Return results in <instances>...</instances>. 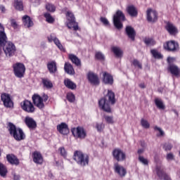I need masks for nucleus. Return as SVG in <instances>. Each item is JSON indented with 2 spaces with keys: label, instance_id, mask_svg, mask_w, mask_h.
Instances as JSON below:
<instances>
[{
  "label": "nucleus",
  "instance_id": "nucleus-31",
  "mask_svg": "<svg viewBox=\"0 0 180 180\" xmlns=\"http://www.w3.org/2000/svg\"><path fill=\"white\" fill-rule=\"evenodd\" d=\"M64 70L69 75H74V74H75V70H74V67H72L71 63H65Z\"/></svg>",
  "mask_w": 180,
  "mask_h": 180
},
{
  "label": "nucleus",
  "instance_id": "nucleus-51",
  "mask_svg": "<svg viewBox=\"0 0 180 180\" xmlns=\"http://www.w3.org/2000/svg\"><path fill=\"white\" fill-rule=\"evenodd\" d=\"M57 37H56V34H51L49 36L47 37V39L49 43H53L56 40Z\"/></svg>",
  "mask_w": 180,
  "mask_h": 180
},
{
  "label": "nucleus",
  "instance_id": "nucleus-19",
  "mask_svg": "<svg viewBox=\"0 0 180 180\" xmlns=\"http://www.w3.org/2000/svg\"><path fill=\"white\" fill-rule=\"evenodd\" d=\"M114 171L121 177L125 176L127 174V170L122 166H120L119 163L114 165Z\"/></svg>",
  "mask_w": 180,
  "mask_h": 180
},
{
  "label": "nucleus",
  "instance_id": "nucleus-52",
  "mask_svg": "<svg viewBox=\"0 0 180 180\" xmlns=\"http://www.w3.org/2000/svg\"><path fill=\"white\" fill-rule=\"evenodd\" d=\"M10 22L13 29H18V22H16V20L11 18Z\"/></svg>",
  "mask_w": 180,
  "mask_h": 180
},
{
  "label": "nucleus",
  "instance_id": "nucleus-64",
  "mask_svg": "<svg viewBox=\"0 0 180 180\" xmlns=\"http://www.w3.org/2000/svg\"><path fill=\"white\" fill-rule=\"evenodd\" d=\"M137 153H138L139 155H141V153H143V149H139Z\"/></svg>",
  "mask_w": 180,
  "mask_h": 180
},
{
  "label": "nucleus",
  "instance_id": "nucleus-45",
  "mask_svg": "<svg viewBox=\"0 0 180 180\" xmlns=\"http://www.w3.org/2000/svg\"><path fill=\"white\" fill-rule=\"evenodd\" d=\"M141 125L145 128V129H149L150 128V124L148 122L144 119L141 120Z\"/></svg>",
  "mask_w": 180,
  "mask_h": 180
},
{
  "label": "nucleus",
  "instance_id": "nucleus-34",
  "mask_svg": "<svg viewBox=\"0 0 180 180\" xmlns=\"http://www.w3.org/2000/svg\"><path fill=\"white\" fill-rule=\"evenodd\" d=\"M14 7L18 11H23V1L14 0Z\"/></svg>",
  "mask_w": 180,
  "mask_h": 180
},
{
  "label": "nucleus",
  "instance_id": "nucleus-47",
  "mask_svg": "<svg viewBox=\"0 0 180 180\" xmlns=\"http://www.w3.org/2000/svg\"><path fill=\"white\" fill-rule=\"evenodd\" d=\"M131 63L135 68H138L141 70L142 69V65L138 60L134 59Z\"/></svg>",
  "mask_w": 180,
  "mask_h": 180
},
{
  "label": "nucleus",
  "instance_id": "nucleus-3",
  "mask_svg": "<svg viewBox=\"0 0 180 180\" xmlns=\"http://www.w3.org/2000/svg\"><path fill=\"white\" fill-rule=\"evenodd\" d=\"M73 160H75L77 164L80 165V167H86L89 162V157L79 150L75 151Z\"/></svg>",
  "mask_w": 180,
  "mask_h": 180
},
{
  "label": "nucleus",
  "instance_id": "nucleus-18",
  "mask_svg": "<svg viewBox=\"0 0 180 180\" xmlns=\"http://www.w3.org/2000/svg\"><path fill=\"white\" fill-rule=\"evenodd\" d=\"M167 71L174 77H178L180 75V69L174 64H169L167 67Z\"/></svg>",
  "mask_w": 180,
  "mask_h": 180
},
{
  "label": "nucleus",
  "instance_id": "nucleus-27",
  "mask_svg": "<svg viewBox=\"0 0 180 180\" xmlns=\"http://www.w3.org/2000/svg\"><path fill=\"white\" fill-rule=\"evenodd\" d=\"M111 51L114 53L115 57L118 58H122V57H123V51L120 47L112 46L111 47Z\"/></svg>",
  "mask_w": 180,
  "mask_h": 180
},
{
  "label": "nucleus",
  "instance_id": "nucleus-25",
  "mask_svg": "<svg viewBox=\"0 0 180 180\" xmlns=\"http://www.w3.org/2000/svg\"><path fill=\"white\" fill-rule=\"evenodd\" d=\"M91 84L94 86H98L101 84L99 76L94 72H91Z\"/></svg>",
  "mask_w": 180,
  "mask_h": 180
},
{
  "label": "nucleus",
  "instance_id": "nucleus-11",
  "mask_svg": "<svg viewBox=\"0 0 180 180\" xmlns=\"http://www.w3.org/2000/svg\"><path fill=\"white\" fill-rule=\"evenodd\" d=\"M21 109L27 113H33L34 112V105L28 100H25L20 103Z\"/></svg>",
  "mask_w": 180,
  "mask_h": 180
},
{
  "label": "nucleus",
  "instance_id": "nucleus-15",
  "mask_svg": "<svg viewBox=\"0 0 180 180\" xmlns=\"http://www.w3.org/2000/svg\"><path fill=\"white\" fill-rule=\"evenodd\" d=\"M72 133L75 137H78V139H85L86 133L84 128L78 127L77 128L72 129Z\"/></svg>",
  "mask_w": 180,
  "mask_h": 180
},
{
  "label": "nucleus",
  "instance_id": "nucleus-35",
  "mask_svg": "<svg viewBox=\"0 0 180 180\" xmlns=\"http://www.w3.org/2000/svg\"><path fill=\"white\" fill-rule=\"evenodd\" d=\"M42 84L45 88L47 89H51L53 87V83L50 79L44 78L42 79Z\"/></svg>",
  "mask_w": 180,
  "mask_h": 180
},
{
  "label": "nucleus",
  "instance_id": "nucleus-55",
  "mask_svg": "<svg viewBox=\"0 0 180 180\" xmlns=\"http://www.w3.org/2000/svg\"><path fill=\"white\" fill-rule=\"evenodd\" d=\"M100 21L105 26L109 25V21L108 20V19H106V18L101 17L100 18Z\"/></svg>",
  "mask_w": 180,
  "mask_h": 180
},
{
  "label": "nucleus",
  "instance_id": "nucleus-56",
  "mask_svg": "<svg viewBox=\"0 0 180 180\" xmlns=\"http://www.w3.org/2000/svg\"><path fill=\"white\" fill-rule=\"evenodd\" d=\"M40 1L41 0H30V2L34 6H39L40 5Z\"/></svg>",
  "mask_w": 180,
  "mask_h": 180
},
{
  "label": "nucleus",
  "instance_id": "nucleus-8",
  "mask_svg": "<svg viewBox=\"0 0 180 180\" xmlns=\"http://www.w3.org/2000/svg\"><path fill=\"white\" fill-rule=\"evenodd\" d=\"M114 160L117 162H123L126 160V153L120 148H115L112 152Z\"/></svg>",
  "mask_w": 180,
  "mask_h": 180
},
{
  "label": "nucleus",
  "instance_id": "nucleus-42",
  "mask_svg": "<svg viewBox=\"0 0 180 180\" xmlns=\"http://www.w3.org/2000/svg\"><path fill=\"white\" fill-rule=\"evenodd\" d=\"M46 9L49 12H56V6H54V4L48 3L46 5Z\"/></svg>",
  "mask_w": 180,
  "mask_h": 180
},
{
  "label": "nucleus",
  "instance_id": "nucleus-32",
  "mask_svg": "<svg viewBox=\"0 0 180 180\" xmlns=\"http://www.w3.org/2000/svg\"><path fill=\"white\" fill-rule=\"evenodd\" d=\"M47 68L51 74H56L57 72V64L56 61L49 62L47 65Z\"/></svg>",
  "mask_w": 180,
  "mask_h": 180
},
{
  "label": "nucleus",
  "instance_id": "nucleus-9",
  "mask_svg": "<svg viewBox=\"0 0 180 180\" xmlns=\"http://www.w3.org/2000/svg\"><path fill=\"white\" fill-rule=\"evenodd\" d=\"M3 49L6 57H12V56L15 55V51H16V47L12 42H8Z\"/></svg>",
  "mask_w": 180,
  "mask_h": 180
},
{
  "label": "nucleus",
  "instance_id": "nucleus-5",
  "mask_svg": "<svg viewBox=\"0 0 180 180\" xmlns=\"http://www.w3.org/2000/svg\"><path fill=\"white\" fill-rule=\"evenodd\" d=\"M13 70L14 75L17 78H23L26 71V68L23 63H16L13 65Z\"/></svg>",
  "mask_w": 180,
  "mask_h": 180
},
{
  "label": "nucleus",
  "instance_id": "nucleus-17",
  "mask_svg": "<svg viewBox=\"0 0 180 180\" xmlns=\"http://www.w3.org/2000/svg\"><path fill=\"white\" fill-rule=\"evenodd\" d=\"M32 101L34 105H35L39 109H43L44 108V103H43V98H41V96L34 94L32 96Z\"/></svg>",
  "mask_w": 180,
  "mask_h": 180
},
{
  "label": "nucleus",
  "instance_id": "nucleus-13",
  "mask_svg": "<svg viewBox=\"0 0 180 180\" xmlns=\"http://www.w3.org/2000/svg\"><path fill=\"white\" fill-rule=\"evenodd\" d=\"M158 15L155 11L148 8L146 11V20L148 22L155 23L158 21Z\"/></svg>",
  "mask_w": 180,
  "mask_h": 180
},
{
  "label": "nucleus",
  "instance_id": "nucleus-62",
  "mask_svg": "<svg viewBox=\"0 0 180 180\" xmlns=\"http://www.w3.org/2000/svg\"><path fill=\"white\" fill-rule=\"evenodd\" d=\"M87 78H88L89 82H91V72H88Z\"/></svg>",
  "mask_w": 180,
  "mask_h": 180
},
{
  "label": "nucleus",
  "instance_id": "nucleus-60",
  "mask_svg": "<svg viewBox=\"0 0 180 180\" xmlns=\"http://www.w3.org/2000/svg\"><path fill=\"white\" fill-rule=\"evenodd\" d=\"M173 59L170 57H169L167 59V63H168V65H174L173 63H172Z\"/></svg>",
  "mask_w": 180,
  "mask_h": 180
},
{
  "label": "nucleus",
  "instance_id": "nucleus-2",
  "mask_svg": "<svg viewBox=\"0 0 180 180\" xmlns=\"http://www.w3.org/2000/svg\"><path fill=\"white\" fill-rule=\"evenodd\" d=\"M8 130L11 136H12L16 141H22V140H25V138L26 137L23 130L19 127H16L12 122H8Z\"/></svg>",
  "mask_w": 180,
  "mask_h": 180
},
{
  "label": "nucleus",
  "instance_id": "nucleus-26",
  "mask_svg": "<svg viewBox=\"0 0 180 180\" xmlns=\"http://www.w3.org/2000/svg\"><path fill=\"white\" fill-rule=\"evenodd\" d=\"M33 161L35 164H43V156L39 151H35L32 154Z\"/></svg>",
  "mask_w": 180,
  "mask_h": 180
},
{
  "label": "nucleus",
  "instance_id": "nucleus-20",
  "mask_svg": "<svg viewBox=\"0 0 180 180\" xmlns=\"http://www.w3.org/2000/svg\"><path fill=\"white\" fill-rule=\"evenodd\" d=\"M125 34L131 41H134L135 40L136 32L132 27L127 26L125 28Z\"/></svg>",
  "mask_w": 180,
  "mask_h": 180
},
{
  "label": "nucleus",
  "instance_id": "nucleus-49",
  "mask_svg": "<svg viewBox=\"0 0 180 180\" xmlns=\"http://www.w3.org/2000/svg\"><path fill=\"white\" fill-rule=\"evenodd\" d=\"M58 151L60 152V155L65 158L67 157V150H65V148L64 147H60L58 149Z\"/></svg>",
  "mask_w": 180,
  "mask_h": 180
},
{
  "label": "nucleus",
  "instance_id": "nucleus-7",
  "mask_svg": "<svg viewBox=\"0 0 180 180\" xmlns=\"http://www.w3.org/2000/svg\"><path fill=\"white\" fill-rule=\"evenodd\" d=\"M1 101L3 103L4 108L8 109L13 108V101H12L11 94L8 93H2L1 94Z\"/></svg>",
  "mask_w": 180,
  "mask_h": 180
},
{
  "label": "nucleus",
  "instance_id": "nucleus-40",
  "mask_svg": "<svg viewBox=\"0 0 180 180\" xmlns=\"http://www.w3.org/2000/svg\"><path fill=\"white\" fill-rule=\"evenodd\" d=\"M8 173V170L6 169V167L4 165V164L0 163V175L1 176H6Z\"/></svg>",
  "mask_w": 180,
  "mask_h": 180
},
{
  "label": "nucleus",
  "instance_id": "nucleus-50",
  "mask_svg": "<svg viewBox=\"0 0 180 180\" xmlns=\"http://www.w3.org/2000/svg\"><path fill=\"white\" fill-rule=\"evenodd\" d=\"M139 160L144 165H148V160L144 158L143 156L139 155Z\"/></svg>",
  "mask_w": 180,
  "mask_h": 180
},
{
  "label": "nucleus",
  "instance_id": "nucleus-41",
  "mask_svg": "<svg viewBox=\"0 0 180 180\" xmlns=\"http://www.w3.org/2000/svg\"><path fill=\"white\" fill-rule=\"evenodd\" d=\"M143 41L147 46H153L156 44V41L152 38H146Z\"/></svg>",
  "mask_w": 180,
  "mask_h": 180
},
{
  "label": "nucleus",
  "instance_id": "nucleus-36",
  "mask_svg": "<svg viewBox=\"0 0 180 180\" xmlns=\"http://www.w3.org/2000/svg\"><path fill=\"white\" fill-rule=\"evenodd\" d=\"M150 53L152 54V56H153L154 58L155 59H162L163 58V56L159 53L156 49H152L150 51Z\"/></svg>",
  "mask_w": 180,
  "mask_h": 180
},
{
  "label": "nucleus",
  "instance_id": "nucleus-28",
  "mask_svg": "<svg viewBox=\"0 0 180 180\" xmlns=\"http://www.w3.org/2000/svg\"><path fill=\"white\" fill-rule=\"evenodd\" d=\"M7 161L12 165H19V159L14 155H7Z\"/></svg>",
  "mask_w": 180,
  "mask_h": 180
},
{
  "label": "nucleus",
  "instance_id": "nucleus-21",
  "mask_svg": "<svg viewBox=\"0 0 180 180\" xmlns=\"http://www.w3.org/2000/svg\"><path fill=\"white\" fill-rule=\"evenodd\" d=\"M126 11L131 18H136L138 16V11L136 8L133 6V4L127 6L126 8Z\"/></svg>",
  "mask_w": 180,
  "mask_h": 180
},
{
  "label": "nucleus",
  "instance_id": "nucleus-24",
  "mask_svg": "<svg viewBox=\"0 0 180 180\" xmlns=\"http://www.w3.org/2000/svg\"><path fill=\"white\" fill-rule=\"evenodd\" d=\"M22 24L25 26V27H27V29L32 27L34 25L32 18L28 15H24L22 17Z\"/></svg>",
  "mask_w": 180,
  "mask_h": 180
},
{
  "label": "nucleus",
  "instance_id": "nucleus-48",
  "mask_svg": "<svg viewBox=\"0 0 180 180\" xmlns=\"http://www.w3.org/2000/svg\"><path fill=\"white\" fill-rule=\"evenodd\" d=\"M104 119L106 121L108 124H113L115 123V121H113V116H108L105 115Z\"/></svg>",
  "mask_w": 180,
  "mask_h": 180
},
{
  "label": "nucleus",
  "instance_id": "nucleus-33",
  "mask_svg": "<svg viewBox=\"0 0 180 180\" xmlns=\"http://www.w3.org/2000/svg\"><path fill=\"white\" fill-rule=\"evenodd\" d=\"M64 84L65 87L68 88L69 89H75V88H77V84H75V83H74V82L71 81L70 79H65Z\"/></svg>",
  "mask_w": 180,
  "mask_h": 180
},
{
  "label": "nucleus",
  "instance_id": "nucleus-43",
  "mask_svg": "<svg viewBox=\"0 0 180 180\" xmlns=\"http://www.w3.org/2000/svg\"><path fill=\"white\" fill-rule=\"evenodd\" d=\"M53 43L58 47V49H59V50H60L61 51L64 50V46H63V44H61L60 39H58L57 37L56 39H55V40H53Z\"/></svg>",
  "mask_w": 180,
  "mask_h": 180
},
{
  "label": "nucleus",
  "instance_id": "nucleus-30",
  "mask_svg": "<svg viewBox=\"0 0 180 180\" xmlns=\"http://www.w3.org/2000/svg\"><path fill=\"white\" fill-rule=\"evenodd\" d=\"M69 59L73 64L75 65L76 67H81V59L78 58L77 56L74 54H69Z\"/></svg>",
  "mask_w": 180,
  "mask_h": 180
},
{
  "label": "nucleus",
  "instance_id": "nucleus-37",
  "mask_svg": "<svg viewBox=\"0 0 180 180\" xmlns=\"http://www.w3.org/2000/svg\"><path fill=\"white\" fill-rule=\"evenodd\" d=\"M155 104L157 106V108L160 110L165 109V106L163 104L162 101L161 100H159L158 98L155 99Z\"/></svg>",
  "mask_w": 180,
  "mask_h": 180
},
{
  "label": "nucleus",
  "instance_id": "nucleus-10",
  "mask_svg": "<svg viewBox=\"0 0 180 180\" xmlns=\"http://www.w3.org/2000/svg\"><path fill=\"white\" fill-rule=\"evenodd\" d=\"M165 50L169 52H176L179 49V44L174 41H169L163 44Z\"/></svg>",
  "mask_w": 180,
  "mask_h": 180
},
{
  "label": "nucleus",
  "instance_id": "nucleus-53",
  "mask_svg": "<svg viewBox=\"0 0 180 180\" xmlns=\"http://www.w3.org/2000/svg\"><path fill=\"white\" fill-rule=\"evenodd\" d=\"M154 130L155 131H158L160 132V134H158L157 136L159 137V136H163L165 135V133L164 131L159 127H158L157 126H155L154 127Z\"/></svg>",
  "mask_w": 180,
  "mask_h": 180
},
{
  "label": "nucleus",
  "instance_id": "nucleus-46",
  "mask_svg": "<svg viewBox=\"0 0 180 180\" xmlns=\"http://www.w3.org/2000/svg\"><path fill=\"white\" fill-rule=\"evenodd\" d=\"M96 129L98 132H102V131H103V129H105V124H103V123H101V124L97 123L96 124Z\"/></svg>",
  "mask_w": 180,
  "mask_h": 180
},
{
  "label": "nucleus",
  "instance_id": "nucleus-16",
  "mask_svg": "<svg viewBox=\"0 0 180 180\" xmlns=\"http://www.w3.org/2000/svg\"><path fill=\"white\" fill-rule=\"evenodd\" d=\"M102 82L104 84L112 86L115 82V79H113V76L110 75V73L108 72H103Z\"/></svg>",
  "mask_w": 180,
  "mask_h": 180
},
{
  "label": "nucleus",
  "instance_id": "nucleus-44",
  "mask_svg": "<svg viewBox=\"0 0 180 180\" xmlns=\"http://www.w3.org/2000/svg\"><path fill=\"white\" fill-rule=\"evenodd\" d=\"M67 99L68 101L72 103V102H75V95H74L72 93H68Z\"/></svg>",
  "mask_w": 180,
  "mask_h": 180
},
{
  "label": "nucleus",
  "instance_id": "nucleus-12",
  "mask_svg": "<svg viewBox=\"0 0 180 180\" xmlns=\"http://www.w3.org/2000/svg\"><path fill=\"white\" fill-rule=\"evenodd\" d=\"M8 41V37H6V34L5 33V28L2 24H0V56L2 54V47L6 44Z\"/></svg>",
  "mask_w": 180,
  "mask_h": 180
},
{
  "label": "nucleus",
  "instance_id": "nucleus-61",
  "mask_svg": "<svg viewBox=\"0 0 180 180\" xmlns=\"http://www.w3.org/2000/svg\"><path fill=\"white\" fill-rule=\"evenodd\" d=\"M14 180H20V176L18 174H14Z\"/></svg>",
  "mask_w": 180,
  "mask_h": 180
},
{
  "label": "nucleus",
  "instance_id": "nucleus-29",
  "mask_svg": "<svg viewBox=\"0 0 180 180\" xmlns=\"http://www.w3.org/2000/svg\"><path fill=\"white\" fill-rule=\"evenodd\" d=\"M165 29L171 35H175L178 33L176 27H175L172 24L169 22L167 23Z\"/></svg>",
  "mask_w": 180,
  "mask_h": 180
},
{
  "label": "nucleus",
  "instance_id": "nucleus-58",
  "mask_svg": "<svg viewBox=\"0 0 180 180\" xmlns=\"http://www.w3.org/2000/svg\"><path fill=\"white\" fill-rule=\"evenodd\" d=\"M41 98H42L43 103L47 102V101H49V96L46 94H44Z\"/></svg>",
  "mask_w": 180,
  "mask_h": 180
},
{
  "label": "nucleus",
  "instance_id": "nucleus-54",
  "mask_svg": "<svg viewBox=\"0 0 180 180\" xmlns=\"http://www.w3.org/2000/svg\"><path fill=\"white\" fill-rule=\"evenodd\" d=\"M163 148L165 151H169L172 150V146L170 143H165L163 145Z\"/></svg>",
  "mask_w": 180,
  "mask_h": 180
},
{
  "label": "nucleus",
  "instance_id": "nucleus-63",
  "mask_svg": "<svg viewBox=\"0 0 180 180\" xmlns=\"http://www.w3.org/2000/svg\"><path fill=\"white\" fill-rule=\"evenodd\" d=\"M139 87H140L141 89H145V88H146V86H145V84H144L143 83H141V84H139Z\"/></svg>",
  "mask_w": 180,
  "mask_h": 180
},
{
  "label": "nucleus",
  "instance_id": "nucleus-4",
  "mask_svg": "<svg viewBox=\"0 0 180 180\" xmlns=\"http://www.w3.org/2000/svg\"><path fill=\"white\" fill-rule=\"evenodd\" d=\"M124 21H126L124 13L120 10L117 11L113 16V24L115 27L118 30L123 29V23H122V22Z\"/></svg>",
  "mask_w": 180,
  "mask_h": 180
},
{
  "label": "nucleus",
  "instance_id": "nucleus-23",
  "mask_svg": "<svg viewBox=\"0 0 180 180\" xmlns=\"http://www.w3.org/2000/svg\"><path fill=\"white\" fill-rule=\"evenodd\" d=\"M57 130L60 133V134L65 135L68 133H69V129H68V125L65 124V122H62L60 124L57 126Z\"/></svg>",
  "mask_w": 180,
  "mask_h": 180
},
{
  "label": "nucleus",
  "instance_id": "nucleus-57",
  "mask_svg": "<svg viewBox=\"0 0 180 180\" xmlns=\"http://www.w3.org/2000/svg\"><path fill=\"white\" fill-rule=\"evenodd\" d=\"M166 159L169 161V160H174V155L170 153H168L166 156Z\"/></svg>",
  "mask_w": 180,
  "mask_h": 180
},
{
  "label": "nucleus",
  "instance_id": "nucleus-6",
  "mask_svg": "<svg viewBox=\"0 0 180 180\" xmlns=\"http://www.w3.org/2000/svg\"><path fill=\"white\" fill-rule=\"evenodd\" d=\"M66 18L68 20L67 26L68 29H73V30H79V27L78 26V22H75V17L71 11H68L66 14Z\"/></svg>",
  "mask_w": 180,
  "mask_h": 180
},
{
  "label": "nucleus",
  "instance_id": "nucleus-22",
  "mask_svg": "<svg viewBox=\"0 0 180 180\" xmlns=\"http://www.w3.org/2000/svg\"><path fill=\"white\" fill-rule=\"evenodd\" d=\"M25 123L29 129H36V127H37V124L36 123V121H34V120H33V118L30 117H26L25 118Z\"/></svg>",
  "mask_w": 180,
  "mask_h": 180
},
{
  "label": "nucleus",
  "instance_id": "nucleus-1",
  "mask_svg": "<svg viewBox=\"0 0 180 180\" xmlns=\"http://www.w3.org/2000/svg\"><path fill=\"white\" fill-rule=\"evenodd\" d=\"M116 103V96L115 95V92L112 90H108V94L98 101L99 108L103 111L111 113L112 108L111 105H115Z\"/></svg>",
  "mask_w": 180,
  "mask_h": 180
},
{
  "label": "nucleus",
  "instance_id": "nucleus-14",
  "mask_svg": "<svg viewBox=\"0 0 180 180\" xmlns=\"http://www.w3.org/2000/svg\"><path fill=\"white\" fill-rule=\"evenodd\" d=\"M155 171L159 179L164 180H172L171 177L164 171L161 166L157 165L155 167Z\"/></svg>",
  "mask_w": 180,
  "mask_h": 180
},
{
  "label": "nucleus",
  "instance_id": "nucleus-59",
  "mask_svg": "<svg viewBox=\"0 0 180 180\" xmlns=\"http://www.w3.org/2000/svg\"><path fill=\"white\" fill-rule=\"evenodd\" d=\"M0 11L2 13H5V12H6V8L3 5H0Z\"/></svg>",
  "mask_w": 180,
  "mask_h": 180
},
{
  "label": "nucleus",
  "instance_id": "nucleus-38",
  "mask_svg": "<svg viewBox=\"0 0 180 180\" xmlns=\"http://www.w3.org/2000/svg\"><path fill=\"white\" fill-rule=\"evenodd\" d=\"M95 59L101 62H105V55L101 52H96L95 54Z\"/></svg>",
  "mask_w": 180,
  "mask_h": 180
},
{
  "label": "nucleus",
  "instance_id": "nucleus-39",
  "mask_svg": "<svg viewBox=\"0 0 180 180\" xmlns=\"http://www.w3.org/2000/svg\"><path fill=\"white\" fill-rule=\"evenodd\" d=\"M44 18H46V21L48 22V23H54V18H53V16H51V13H46L44 15Z\"/></svg>",
  "mask_w": 180,
  "mask_h": 180
}]
</instances>
